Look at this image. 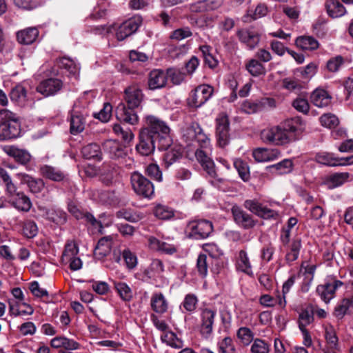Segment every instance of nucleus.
I'll return each mask as SVG.
<instances>
[{
	"label": "nucleus",
	"mask_w": 353,
	"mask_h": 353,
	"mask_svg": "<svg viewBox=\"0 0 353 353\" xmlns=\"http://www.w3.org/2000/svg\"><path fill=\"white\" fill-rule=\"evenodd\" d=\"M164 272V265L158 259H152L150 265L144 270V275L148 279H155L159 277Z\"/></svg>",
	"instance_id": "obj_33"
},
{
	"label": "nucleus",
	"mask_w": 353,
	"mask_h": 353,
	"mask_svg": "<svg viewBox=\"0 0 353 353\" xmlns=\"http://www.w3.org/2000/svg\"><path fill=\"white\" fill-rule=\"evenodd\" d=\"M298 129L288 121L283 125L273 126L262 130L261 139L266 143L283 145L297 139Z\"/></svg>",
	"instance_id": "obj_2"
},
{
	"label": "nucleus",
	"mask_w": 353,
	"mask_h": 353,
	"mask_svg": "<svg viewBox=\"0 0 353 353\" xmlns=\"http://www.w3.org/2000/svg\"><path fill=\"white\" fill-rule=\"evenodd\" d=\"M0 185L5 186L6 194L8 192H13L14 188L17 186L8 172L3 168L0 167Z\"/></svg>",
	"instance_id": "obj_49"
},
{
	"label": "nucleus",
	"mask_w": 353,
	"mask_h": 353,
	"mask_svg": "<svg viewBox=\"0 0 353 353\" xmlns=\"http://www.w3.org/2000/svg\"><path fill=\"white\" fill-rule=\"evenodd\" d=\"M236 337L243 346H248L254 339V333L248 327H240L236 331Z\"/></svg>",
	"instance_id": "obj_42"
},
{
	"label": "nucleus",
	"mask_w": 353,
	"mask_h": 353,
	"mask_svg": "<svg viewBox=\"0 0 353 353\" xmlns=\"http://www.w3.org/2000/svg\"><path fill=\"white\" fill-rule=\"evenodd\" d=\"M325 6L328 14L332 18L341 17L346 12L343 5L337 0H327Z\"/></svg>",
	"instance_id": "obj_37"
},
{
	"label": "nucleus",
	"mask_w": 353,
	"mask_h": 353,
	"mask_svg": "<svg viewBox=\"0 0 353 353\" xmlns=\"http://www.w3.org/2000/svg\"><path fill=\"white\" fill-rule=\"evenodd\" d=\"M74 216L77 219H83L88 225V229L93 233H101L103 229L102 223L100 221L97 220L92 214L87 212H84L79 210Z\"/></svg>",
	"instance_id": "obj_28"
},
{
	"label": "nucleus",
	"mask_w": 353,
	"mask_h": 353,
	"mask_svg": "<svg viewBox=\"0 0 353 353\" xmlns=\"http://www.w3.org/2000/svg\"><path fill=\"white\" fill-rule=\"evenodd\" d=\"M166 152L164 154L163 160L165 166L168 168L182 157L181 148L174 146L169 149H166Z\"/></svg>",
	"instance_id": "obj_46"
},
{
	"label": "nucleus",
	"mask_w": 353,
	"mask_h": 353,
	"mask_svg": "<svg viewBox=\"0 0 353 353\" xmlns=\"http://www.w3.org/2000/svg\"><path fill=\"white\" fill-rule=\"evenodd\" d=\"M154 214L155 216L163 220L170 219L174 216V212L163 205H157L154 210Z\"/></svg>",
	"instance_id": "obj_58"
},
{
	"label": "nucleus",
	"mask_w": 353,
	"mask_h": 353,
	"mask_svg": "<svg viewBox=\"0 0 353 353\" xmlns=\"http://www.w3.org/2000/svg\"><path fill=\"white\" fill-rule=\"evenodd\" d=\"M150 305L153 311L160 314L166 312L168 308V303L161 292L152 294Z\"/></svg>",
	"instance_id": "obj_31"
},
{
	"label": "nucleus",
	"mask_w": 353,
	"mask_h": 353,
	"mask_svg": "<svg viewBox=\"0 0 353 353\" xmlns=\"http://www.w3.org/2000/svg\"><path fill=\"white\" fill-rule=\"evenodd\" d=\"M343 285V283L339 280L333 279L332 282H326L319 285L316 288V293L322 301L327 303L334 296L336 290Z\"/></svg>",
	"instance_id": "obj_12"
},
{
	"label": "nucleus",
	"mask_w": 353,
	"mask_h": 353,
	"mask_svg": "<svg viewBox=\"0 0 353 353\" xmlns=\"http://www.w3.org/2000/svg\"><path fill=\"white\" fill-rule=\"evenodd\" d=\"M293 108L299 112L307 114L310 110V104L306 99L297 97L292 103Z\"/></svg>",
	"instance_id": "obj_61"
},
{
	"label": "nucleus",
	"mask_w": 353,
	"mask_h": 353,
	"mask_svg": "<svg viewBox=\"0 0 353 353\" xmlns=\"http://www.w3.org/2000/svg\"><path fill=\"white\" fill-rule=\"evenodd\" d=\"M33 312V307L25 302H17L16 305L10 304V313L12 316L31 315Z\"/></svg>",
	"instance_id": "obj_39"
},
{
	"label": "nucleus",
	"mask_w": 353,
	"mask_h": 353,
	"mask_svg": "<svg viewBox=\"0 0 353 353\" xmlns=\"http://www.w3.org/2000/svg\"><path fill=\"white\" fill-rule=\"evenodd\" d=\"M332 97L324 89L316 88L310 95L311 103L318 108H325L330 105Z\"/></svg>",
	"instance_id": "obj_24"
},
{
	"label": "nucleus",
	"mask_w": 353,
	"mask_h": 353,
	"mask_svg": "<svg viewBox=\"0 0 353 353\" xmlns=\"http://www.w3.org/2000/svg\"><path fill=\"white\" fill-rule=\"evenodd\" d=\"M219 353H235L236 348L232 338L227 336L218 343Z\"/></svg>",
	"instance_id": "obj_55"
},
{
	"label": "nucleus",
	"mask_w": 353,
	"mask_h": 353,
	"mask_svg": "<svg viewBox=\"0 0 353 353\" xmlns=\"http://www.w3.org/2000/svg\"><path fill=\"white\" fill-rule=\"evenodd\" d=\"M187 236L194 240L204 239L213 231L212 223L207 220L190 221L187 225Z\"/></svg>",
	"instance_id": "obj_4"
},
{
	"label": "nucleus",
	"mask_w": 353,
	"mask_h": 353,
	"mask_svg": "<svg viewBox=\"0 0 353 353\" xmlns=\"http://www.w3.org/2000/svg\"><path fill=\"white\" fill-rule=\"evenodd\" d=\"M295 43L304 50H314L319 46L318 41L311 36L299 37L296 38Z\"/></svg>",
	"instance_id": "obj_40"
},
{
	"label": "nucleus",
	"mask_w": 353,
	"mask_h": 353,
	"mask_svg": "<svg viewBox=\"0 0 353 353\" xmlns=\"http://www.w3.org/2000/svg\"><path fill=\"white\" fill-rule=\"evenodd\" d=\"M99 199L101 202L107 205L115 204L117 201V196L113 191H102L99 194Z\"/></svg>",
	"instance_id": "obj_64"
},
{
	"label": "nucleus",
	"mask_w": 353,
	"mask_h": 353,
	"mask_svg": "<svg viewBox=\"0 0 353 353\" xmlns=\"http://www.w3.org/2000/svg\"><path fill=\"white\" fill-rule=\"evenodd\" d=\"M250 345L251 353H269L270 352V344L261 339H254Z\"/></svg>",
	"instance_id": "obj_52"
},
{
	"label": "nucleus",
	"mask_w": 353,
	"mask_h": 353,
	"mask_svg": "<svg viewBox=\"0 0 353 353\" xmlns=\"http://www.w3.org/2000/svg\"><path fill=\"white\" fill-rule=\"evenodd\" d=\"M112 244H96L94 248V256L95 259L101 260L110 254L112 252Z\"/></svg>",
	"instance_id": "obj_57"
},
{
	"label": "nucleus",
	"mask_w": 353,
	"mask_h": 353,
	"mask_svg": "<svg viewBox=\"0 0 353 353\" xmlns=\"http://www.w3.org/2000/svg\"><path fill=\"white\" fill-rule=\"evenodd\" d=\"M230 122L228 116L221 113L216 119V136L217 143L221 148L229 143Z\"/></svg>",
	"instance_id": "obj_8"
},
{
	"label": "nucleus",
	"mask_w": 353,
	"mask_h": 353,
	"mask_svg": "<svg viewBox=\"0 0 353 353\" xmlns=\"http://www.w3.org/2000/svg\"><path fill=\"white\" fill-rule=\"evenodd\" d=\"M143 97L142 91L137 85L129 86L125 90V100L128 106L130 108H138L143 100Z\"/></svg>",
	"instance_id": "obj_20"
},
{
	"label": "nucleus",
	"mask_w": 353,
	"mask_h": 353,
	"mask_svg": "<svg viewBox=\"0 0 353 353\" xmlns=\"http://www.w3.org/2000/svg\"><path fill=\"white\" fill-rule=\"evenodd\" d=\"M239 40L250 49H254L260 41L259 34L253 28H241L237 30Z\"/></svg>",
	"instance_id": "obj_13"
},
{
	"label": "nucleus",
	"mask_w": 353,
	"mask_h": 353,
	"mask_svg": "<svg viewBox=\"0 0 353 353\" xmlns=\"http://www.w3.org/2000/svg\"><path fill=\"white\" fill-rule=\"evenodd\" d=\"M167 82V75L161 70H154L150 72L148 86L151 90L159 89L164 87Z\"/></svg>",
	"instance_id": "obj_30"
},
{
	"label": "nucleus",
	"mask_w": 353,
	"mask_h": 353,
	"mask_svg": "<svg viewBox=\"0 0 353 353\" xmlns=\"http://www.w3.org/2000/svg\"><path fill=\"white\" fill-rule=\"evenodd\" d=\"M171 144L168 125L155 116H146L145 127L140 132L139 143L136 145L137 151L143 156H148L156 148L159 150H166Z\"/></svg>",
	"instance_id": "obj_1"
},
{
	"label": "nucleus",
	"mask_w": 353,
	"mask_h": 353,
	"mask_svg": "<svg viewBox=\"0 0 353 353\" xmlns=\"http://www.w3.org/2000/svg\"><path fill=\"white\" fill-rule=\"evenodd\" d=\"M142 23L141 16H134L120 24L116 29V37L119 41H123L132 35L139 29Z\"/></svg>",
	"instance_id": "obj_7"
},
{
	"label": "nucleus",
	"mask_w": 353,
	"mask_h": 353,
	"mask_svg": "<svg viewBox=\"0 0 353 353\" xmlns=\"http://www.w3.org/2000/svg\"><path fill=\"white\" fill-rule=\"evenodd\" d=\"M216 316V310L208 307L201 310V333L203 335L208 336L213 331V325Z\"/></svg>",
	"instance_id": "obj_16"
},
{
	"label": "nucleus",
	"mask_w": 353,
	"mask_h": 353,
	"mask_svg": "<svg viewBox=\"0 0 353 353\" xmlns=\"http://www.w3.org/2000/svg\"><path fill=\"white\" fill-rule=\"evenodd\" d=\"M319 119L323 126L330 129L336 128L339 123V119L331 113L323 114Z\"/></svg>",
	"instance_id": "obj_59"
},
{
	"label": "nucleus",
	"mask_w": 353,
	"mask_h": 353,
	"mask_svg": "<svg viewBox=\"0 0 353 353\" xmlns=\"http://www.w3.org/2000/svg\"><path fill=\"white\" fill-rule=\"evenodd\" d=\"M41 211L43 217L57 225H62L67 221L66 213L61 210L43 208Z\"/></svg>",
	"instance_id": "obj_25"
},
{
	"label": "nucleus",
	"mask_w": 353,
	"mask_h": 353,
	"mask_svg": "<svg viewBox=\"0 0 353 353\" xmlns=\"http://www.w3.org/2000/svg\"><path fill=\"white\" fill-rule=\"evenodd\" d=\"M6 195L11 205L19 211L27 212L32 208L30 198L23 192L18 190L17 186L13 192H8Z\"/></svg>",
	"instance_id": "obj_9"
},
{
	"label": "nucleus",
	"mask_w": 353,
	"mask_h": 353,
	"mask_svg": "<svg viewBox=\"0 0 353 353\" xmlns=\"http://www.w3.org/2000/svg\"><path fill=\"white\" fill-rule=\"evenodd\" d=\"M195 157L210 177L214 179L217 177L214 163L205 152L201 149H197L195 152Z\"/></svg>",
	"instance_id": "obj_22"
},
{
	"label": "nucleus",
	"mask_w": 353,
	"mask_h": 353,
	"mask_svg": "<svg viewBox=\"0 0 353 353\" xmlns=\"http://www.w3.org/2000/svg\"><path fill=\"white\" fill-rule=\"evenodd\" d=\"M314 311L311 307L310 309L305 308L302 310L299 315L298 325L299 328H306L307 325L314 321Z\"/></svg>",
	"instance_id": "obj_45"
},
{
	"label": "nucleus",
	"mask_w": 353,
	"mask_h": 353,
	"mask_svg": "<svg viewBox=\"0 0 353 353\" xmlns=\"http://www.w3.org/2000/svg\"><path fill=\"white\" fill-rule=\"evenodd\" d=\"M316 269V265H308L306 262L301 263L299 274H303L307 285L313 280Z\"/></svg>",
	"instance_id": "obj_54"
},
{
	"label": "nucleus",
	"mask_w": 353,
	"mask_h": 353,
	"mask_svg": "<svg viewBox=\"0 0 353 353\" xmlns=\"http://www.w3.org/2000/svg\"><path fill=\"white\" fill-rule=\"evenodd\" d=\"M199 299L194 294H188L183 301V307L189 312H194L197 306Z\"/></svg>",
	"instance_id": "obj_60"
},
{
	"label": "nucleus",
	"mask_w": 353,
	"mask_h": 353,
	"mask_svg": "<svg viewBox=\"0 0 353 353\" xmlns=\"http://www.w3.org/2000/svg\"><path fill=\"white\" fill-rule=\"evenodd\" d=\"M293 163L290 159H284L281 162L266 167V170L274 174H284L291 172Z\"/></svg>",
	"instance_id": "obj_35"
},
{
	"label": "nucleus",
	"mask_w": 353,
	"mask_h": 353,
	"mask_svg": "<svg viewBox=\"0 0 353 353\" xmlns=\"http://www.w3.org/2000/svg\"><path fill=\"white\" fill-rule=\"evenodd\" d=\"M79 248L77 244H65L64 251L62 254V260L67 261L77 256Z\"/></svg>",
	"instance_id": "obj_63"
},
{
	"label": "nucleus",
	"mask_w": 353,
	"mask_h": 353,
	"mask_svg": "<svg viewBox=\"0 0 353 353\" xmlns=\"http://www.w3.org/2000/svg\"><path fill=\"white\" fill-rule=\"evenodd\" d=\"M315 161L322 165L336 167L338 166V157L334 153L327 152H320L315 155Z\"/></svg>",
	"instance_id": "obj_38"
},
{
	"label": "nucleus",
	"mask_w": 353,
	"mask_h": 353,
	"mask_svg": "<svg viewBox=\"0 0 353 353\" xmlns=\"http://www.w3.org/2000/svg\"><path fill=\"white\" fill-rule=\"evenodd\" d=\"M325 338L329 347L332 350H339V338L334 327L329 325L325 328Z\"/></svg>",
	"instance_id": "obj_44"
},
{
	"label": "nucleus",
	"mask_w": 353,
	"mask_h": 353,
	"mask_svg": "<svg viewBox=\"0 0 353 353\" xmlns=\"http://www.w3.org/2000/svg\"><path fill=\"white\" fill-rule=\"evenodd\" d=\"M40 172L43 177L53 181L61 182L68 180V174L55 167L44 165L41 167Z\"/></svg>",
	"instance_id": "obj_21"
},
{
	"label": "nucleus",
	"mask_w": 353,
	"mask_h": 353,
	"mask_svg": "<svg viewBox=\"0 0 353 353\" xmlns=\"http://www.w3.org/2000/svg\"><path fill=\"white\" fill-rule=\"evenodd\" d=\"M234 166L238 171L240 177L247 181L250 178L249 168L247 164L240 159H236L234 162Z\"/></svg>",
	"instance_id": "obj_62"
},
{
	"label": "nucleus",
	"mask_w": 353,
	"mask_h": 353,
	"mask_svg": "<svg viewBox=\"0 0 353 353\" xmlns=\"http://www.w3.org/2000/svg\"><path fill=\"white\" fill-rule=\"evenodd\" d=\"M57 64L60 68L65 69L70 74L77 75L79 73V68L70 59L63 57L57 60Z\"/></svg>",
	"instance_id": "obj_50"
},
{
	"label": "nucleus",
	"mask_w": 353,
	"mask_h": 353,
	"mask_svg": "<svg viewBox=\"0 0 353 353\" xmlns=\"http://www.w3.org/2000/svg\"><path fill=\"white\" fill-rule=\"evenodd\" d=\"M114 289L124 301H130L133 297L131 288L124 282H114Z\"/></svg>",
	"instance_id": "obj_47"
},
{
	"label": "nucleus",
	"mask_w": 353,
	"mask_h": 353,
	"mask_svg": "<svg viewBox=\"0 0 353 353\" xmlns=\"http://www.w3.org/2000/svg\"><path fill=\"white\" fill-rule=\"evenodd\" d=\"M254 159L258 162L272 161L281 156L277 149L257 148L252 152Z\"/></svg>",
	"instance_id": "obj_26"
},
{
	"label": "nucleus",
	"mask_w": 353,
	"mask_h": 353,
	"mask_svg": "<svg viewBox=\"0 0 353 353\" xmlns=\"http://www.w3.org/2000/svg\"><path fill=\"white\" fill-rule=\"evenodd\" d=\"M245 68L253 77H259L265 74V68L257 59H252L245 63Z\"/></svg>",
	"instance_id": "obj_43"
},
{
	"label": "nucleus",
	"mask_w": 353,
	"mask_h": 353,
	"mask_svg": "<svg viewBox=\"0 0 353 353\" xmlns=\"http://www.w3.org/2000/svg\"><path fill=\"white\" fill-rule=\"evenodd\" d=\"M236 265L238 270H240L249 276L253 275L249 259L247 253L244 250H241L239 252Z\"/></svg>",
	"instance_id": "obj_41"
},
{
	"label": "nucleus",
	"mask_w": 353,
	"mask_h": 353,
	"mask_svg": "<svg viewBox=\"0 0 353 353\" xmlns=\"http://www.w3.org/2000/svg\"><path fill=\"white\" fill-rule=\"evenodd\" d=\"M39 36V30L36 28H28L17 33V39L19 43L30 45L34 42Z\"/></svg>",
	"instance_id": "obj_32"
},
{
	"label": "nucleus",
	"mask_w": 353,
	"mask_h": 353,
	"mask_svg": "<svg viewBox=\"0 0 353 353\" xmlns=\"http://www.w3.org/2000/svg\"><path fill=\"white\" fill-rule=\"evenodd\" d=\"M183 137L187 141H196L201 147H204L209 143L208 138L203 133L200 125L196 122H192L187 127L184 131Z\"/></svg>",
	"instance_id": "obj_11"
},
{
	"label": "nucleus",
	"mask_w": 353,
	"mask_h": 353,
	"mask_svg": "<svg viewBox=\"0 0 353 353\" xmlns=\"http://www.w3.org/2000/svg\"><path fill=\"white\" fill-rule=\"evenodd\" d=\"M10 99L18 103H22L26 101V90L24 87L18 85L12 89L10 93Z\"/></svg>",
	"instance_id": "obj_53"
},
{
	"label": "nucleus",
	"mask_w": 353,
	"mask_h": 353,
	"mask_svg": "<svg viewBox=\"0 0 353 353\" xmlns=\"http://www.w3.org/2000/svg\"><path fill=\"white\" fill-rule=\"evenodd\" d=\"M284 245L285 260L287 263H291L298 259L301 248V244H284Z\"/></svg>",
	"instance_id": "obj_48"
},
{
	"label": "nucleus",
	"mask_w": 353,
	"mask_h": 353,
	"mask_svg": "<svg viewBox=\"0 0 353 353\" xmlns=\"http://www.w3.org/2000/svg\"><path fill=\"white\" fill-rule=\"evenodd\" d=\"M350 176L349 172H336L327 176L326 184L329 188H335L348 181Z\"/></svg>",
	"instance_id": "obj_36"
},
{
	"label": "nucleus",
	"mask_w": 353,
	"mask_h": 353,
	"mask_svg": "<svg viewBox=\"0 0 353 353\" xmlns=\"http://www.w3.org/2000/svg\"><path fill=\"white\" fill-rule=\"evenodd\" d=\"M231 210L234 221L239 227L248 230L256 225V221L253 219L252 216L240 207L234 205Z\"/></svg>",
	"instance_id": "obj_14"
},
{
	"label": "nucleus",
	"mask_w": 353,
	"mask_h": 353,
	"mask_svg": "<svg viewBox=\"0 0 353 353\" xmlns=\"http://www.w3.org/2000/svg\"><path fill=\"white\" fill-rule=\"evenodd\" d=\"M17 176L21 183L28 185L31 192L39 193L44 188L45 183L41 179L34 178L26 173H18Z\"/></svg>",
	"instance_id": "obj_27"
},
{
	"label": "nucleus",
	"mask_w": 353,
	"mask_h": 353,
	"mask_svg": "<svg viewBox=\"0 0 353 353\" xmlns=\"http://www.w3.org/2000/svg\"><path fill=\"white\" fill-rule=\"evenodd\" d=\"M83 157L88 159H102V152L99 145L95 143H89L83 146L81 149Z\"/></svg>",
	"instance_id": "obj_34"
},
{
	"label": "nucleus",
	"mask_w": 353,
	"mask_h": 353,
	"mask_svg": "<svg viewBox=\"0 0 353 353\" xmlns=\"http://www.w3.org/2000/svg\"><path fill=\"white\" fill-rule=\"evenodd\" d=\"M85 124V117L83 112L72 110L70 114V131L76 135L83 131Z\"/></svg>",
	"instance_id": "obj_23"
},
{
	"label": "nucleus",
	"mask_w": 353,
	"mask_h": 353,
	"mask_svg": "<svg viewBox=\"0 0 353 353\" xmlns=\"http://www.w3.org/2000/svg\"><path fill=\"white\" fill-rule=\"evenodd\" d=\"M131 184L136 194L145 198H150L154 191L152 183L139 172L131 175Z\"/></svg>",
	"instance_id": "obj_5"
},
{
	"label": "nucleus",
	"mask_w": 353,
	"mask_h": 353,
	"mask_svg": "<svg viewBox=\"0 0 353 353\" xmlns=\"http://www.w3.org/2000/svg\"><path fill=\"white\" fill-rule=\"evenodd\" d=\"M114 132L125 142H130L134 139V134L129 128L124 129L120 124L116 123L112 127Z\"/></svg>",
	"instance_id": "obj_56"
},
{
	"label": "nucleus",
	"mask_w": 353,
	"mask_h": 353,
	"mask_svg": "<svg viewBox=\"0 0 353 353\" xmlns=\"http://www.w3.org/2000/svg\"><path fill=\"white\" fill-rule=\"evenodd\" d=\"M213 91V88L209 85L197 86L188 99V105L196 108L201 107L212 97Z\"/></svg>",
	"instance_id": "obj_6"
},
{
	"label": "nucleus",
	"mask_w": 353,
	"mask_h": 353,
	"mask_svg": "<svg viewBox=\"0 0 353 353\" xmlns=\"http://www.w3.org/2000/svg\"><path fill=\"white\" fill-rule=\"evenodd\" d=\"M5 152L21 165H26L30 161L31 155L26 150L15 146H8L4 148Z\"/></svg>",
	"instance_id": "obj_29"
},
{
	"label": "nucleus",
	"mask_w": 353,
	"mask_h": 353,
	"mask_svg": "<svg viewBox=\"0 0 353 353\" xmlns=\"http://www.w3.org/2000/svg\"><path fill=\"white\" fill-rule=\"evenodd\" d=\"M62 87L63 82L60 79L49 78L42 81L37 87V90L45 97H48L57 93Z\"/></svg>",
	"instance_id": "obj_17"
},
{
	"label": "nucleus",
	"mask_w": 353,
	"mask_h": 353,
	"mask_svg": "<svg viewBox=\"0 0 353 353\" xmlns=\"http://www.w3.org/2000/svg\"><path fill=\"white\" fill-rule=\"evenodd\" d=\"M274 103L273 99L268 98L255 101L247 100L242 103L241 110L245 113L253 114L263 110L267 106H272Z\"/></svg>",
	"instance_id": "obj_19"
},
{
	"label": "nucleus",
	"mask_w": 353,
	"mask_h": 353,
	"mask_svg": "<svg viewBox=\"0 0 353 353\" xmlns=\"http://www.w3.org/2000/svg\"><path fill=\"white\" fill-rule=\"evenodd\" d=\"M347 59L341 55L330 58L326 63V68L330 72H336L345 63Z\"/></svg>",
	"instance_id": "obj_51"
},
{
	"label": "nucleus",
	"mask_w": 353,
	"mask_h": 353,
	"mask_svg": "<svg viewBox=\"0 0 353 353\" xmlns=\"http://www.w3.org/2000/svg\"><path fill=\"white\" fill-rule=\"evenodd\" d=\"M103 150L112 159H124L128 156L126 146L116 140H106L103 143Z\"/></svg>",
	"instance_id": "obj_10"
},
{
	"label": "nucleus",
	"mask_w": 353,
	"mask_h": 353,
	"mask_svg": "<svg viewBox=\"0 0 353 353\" xmlns=\"http://www.w3.org/2000/svg\"><path fill=\"white\" fill-rule=\"evenodd\" d=\"M121 255L128 270H131L137 267L138 259L135 253L132 252L129 249H124L123 250L121 249H114L113 250L114 260L117 263L120 262Z\"/></svg>",
	"instance_id": "obj_18"
},
{
	"label": "nucleus",
	"mask_w": 353,
	"mask_h": 353,
	"mask_svg": "<svg viewBox=\"0 0 353 353\" xmlns=\"http://www.w3.org/2000/svg\"><path fill=\"white\" fill-rule=\"evenodd\" d=\"M21 132L18 117L8 109L0 110V141L18 137Z\"/></svg>",
	"instance_id": "obj_3"
},
{
	"label": "nucleus",
	"mask_w": 353,
	"mask_h": 353,
	"mask_svg": "<svg viewBox=\"0 0 353 353\" xmlns=\"http://www.w3.org/2000/svg\"><path fill=\"white\" fill-rule=\"evenodd\" d=\"M134 109L121 103L116 108V117L121 122L135 125L138 123L139 117Z\"/></svg>",
	"instance_id": "obj_15"
}]
</instances>
